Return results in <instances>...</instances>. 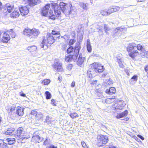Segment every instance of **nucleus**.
<instances>
[{"label":"nucleus","instance_id":"14","mask_svg":"<svg viewBox=\"0 0 148 148\" xmlns=\"http://www.w3.org/2000/svg\"><path fill=\"white\" fill-rule=\"evenodd\" d=\"M54 11V14L57 16H59L61 14V10L60 9H58V5L56 3H54L52 5Z\"/></svg>","mask_w":148,"mask_h":148},{"label":"nucleus","instance_id":"4","mask_svg":"<svg viewBox=\"0 0 148 148\" xmlns=\"http://www.w3.org/2000/svg\"><path fill=\"white\" fill-rule=\"evenodd\" d=\"M39 34L38 30L35 28H33L32 29H25L23 31V34L24 35L29 37L30 38H36Z\"/></svg>","mask_w":148,"mask_h":148},{"label":"nucleus","instance_id":"33","mask_svg":"<svg viewBox=\"0 0 148 148\" xmlns=\"http://www.w3.org/2000/svg\"><path fill=\"white\" fill-rule=\"evenodd\" d=\"M100 13L102 15L104 16H107L110 15L111 14L110 11H109V9H108V11L106 10H101Z\"/></svg>","mask_w":148,"mask_h":148},{"label":"nucleus","instance_id":"9","mask_svg":"<svg viewBox=\"0 0 148 148\" xmlns=\"http://www.w3.org/2000/svg\"><path fill=\"white\" fill-rule=\"evenodd\" d=\"M125 104L123 100H120L118 103H116L113 107L114 109L121 110Z\"/></svg>","mask_w":148,"mask_h":148},{"label":"nucleus","instance_id":"30","mask_svg":"<svg viewBox=\"0 0 148 148\" xmlns=\"http://www.w3.org/2000/svg\"><path fill=\"white\" fill-rule=\"evenodd\" d=\"M19 14L18 12L14 11L10 14L11 17L13 18H17L19 16Z\"/></svg>","mask_w":148,"mask_h":148},{"label":"nucleus","instance_id":"17","mask_svg":"<svg viewBox=\"0 0 148 148\" xmlns=\"http://www.w3.org/2000/svg\"><path fill=\"white\" fill-rule=\"evenodd\" d=\"M40 2V0H30L28 2L27 4L30 6H33L35 5L38 4Z\"/></svg>","mask_w":148,"mask_h":148},{"label":"nucleus","instance_id":"58","mask_svg":"<svg viewBox=\"0 0 148 148\" xmlns=\"http://www.w3.org/2000/svg\"><path fill=\"white\" fill-rule=\"evenodd\" d=\"M75 82L74 81H73L72 82L71 84V86L72 87H75Z\"/></svg>","mask_w":148,"mask_h":148},{"label":"nucleus","instance_id":"53","mask_svg":"<svg viewBox=\"0 0 148 148\" xmlns=\"http://www.w3.org/2000/svg\"><path fill=\"white\" fill-rule=\"evenodd\" d=\"M31 114L32 115H35L36 116L38 114L37 113V111H34V110H33V111H32Z\"/></svg>","mask_w":148,"mask_h":148},{"label":"nucleus","instance_id":"40","mask_svg":"<svg viewBox=\"0 0 148 148\" xmlns=\"http://www.w3.org/2000/svg\"><path fill=\"white\" fill-rule=\"evenodd\" d=\"M96 92L97 93V95H98V94H99V96L98 97H102L103 95L102 94V93L103 92L102 90L101 89H96Z\"/></svg>","mask_w":148,"mask_h":148},{"label":"nucleus","instance_id":"24","mask_svg":"<svg viewBox=\"0 0 148 148\" xmlns=\"http://www.w3.org/2000/svg\"><path fill=\"white\" fill-rule=\"evenodd\" d=\"M109 11L110 13L119 11L120 9V8L117 6H113L112 8H110Z\"/></svg>","mask_w":148,"mask_h":148},{"label":"nucleus","instance_id":"5","mask_svg":"<svg viewBox=\"0 0 148 148\" xmlns=\"http://www.w3.org/2000/svg\"><path fill=\"white\" fill-rule=\"evenodd\" d=\"M97 139V145L99 147L103 146L108 141V136L101 134L98 136Z\"/></svg>","mask_w":148,"mask_h":148},{"label":"nucleus","instance_id":"60","mask_svg":"<svg viewBox=\"0 0 148 148\" xmlns=\"http://www.w3.org/2000/svg\"><path fill=\"white\" fill-rule=\"evenodd\" d=\"M51 103H52L54 106H56L55 104V101L54 99H52L51 100Z\"/></svg>","mask_w":148,"mask_h":148},{"label":"nucleus","instance_id":"18","mask_svg":"<svg viewBox=\"0 0 148 148\" xmlns=\"http://www.w3.org/2000/svg\"><path fill=\"white\" fill-rule=\"evenodd\" d=\"M27 49L31 53H33L36 52L37 47L35 45L30 46L27 47Z\"/></svg>","mask_w":148,"mask_h":148},{"label":"nucleus","instance_id":"21","mask_svg":"<svg viewBox=\"0 0 148 148\" xmlns=\"http://www.w3.org/2000/svg\"><path fill=\"white\" fill-rule=\"evenodd\" d=\"M116 89L114 87H112L109 89H107L106 91V92L108 94L112 95L115 93Z\"/></svg>","mask_w":148,"mask_h":148},{"label":"nucleus","instance_id":"20","mask_svg":"<svg viewBox=\"0 0 148 148\" xmlns=\"http://www.w3.org/2000/svg\"><path fill=\"white\" fill-rule=\"evenodd\" d=\"M13 5L9 3H8L5 5V10H7L8 12H10L13 9Z\"/></svg>","mask_w":148,"mask_h":148},{"label":"nucleus","instance_id":"19","mask_svg":"<svg viewBox=\"0 0 148 148\" xmlns=\"http://www.w3.org/2000/svg\"><path fill=\"white\" fill-rule=\"evenodd\" d=\"M129 55L132 58L134 59L139 55V53L137 50H134L130 52Z\"/></svg>","mask_w":148,"mask_h":148},{"label":"nucleus","instance_id":"28","mask_svg":"<svg viewBox=\"0 0 148 148\" xmlns=\"http://www.w3.org/2000/svg\"><path fill=\"white\" fill-rule=\"evenodd\" d=\"M47 15H48L50 18L54 20L56 18V16L54 14L53 11L52 10H50L49 14L48 13Z\"/></svg>","mask_w":148,"mask_h":148},{"label":"nucleus","instance_id":"48","mask_svg":"<svg viewBox=\"0 0 148 148\" xmlns=\"http://www.w3.org/2000/svg\"><path fill=\"white\" fill-rule=\"evenodd\" d=\"M73 48L72 47H70L67 50V53H71L73 51Z\"/></svg>","mask_w":148,"mask_h":148},{"label":"nucleus","instance_id":"7","mask_svg":"<svg viewBox=\"0 0 148 148\" xmlns=\"http://www.w3.org/2000/svg\"><path fill=\"white\" fill-rule=\"evenodd\" d=\"M127 29L124 26L118 27L114 29L112 32V34L115 35L121 36L122 34L126 31Z\"/></svg>","mask_w":148,"mask_h":148},{"label":"nucleus","instance_id":"13","mask_svg":"<svg viewBox=\"0 0 148 148\" xmlns=\"http://www.w3.org/2000/svg\"><path fill=\"white\" fill-rule=\"evenodd\" d=\"M136 47V44L134 43L130 44L127 47V50L128 53L133 50H135Z\"/></svg>","mask_w":148,"mask_h":148},{"label":"nucleus","instance_id":"34","mask_svg":"<svg viewBox=\"0 0 148 148\" xmlns=\"http://www.w3.org/2000/svg\"><path fill=\"white\" fill-rule=\"evenodd\" d=\"M87 48L88 51L90 52L91 51L92 48L90 44V41L89 39H88L87 41Z\"/></svg>","mask_w":148,"mask_h":148},{"label":"nucleus","instance_id":"43","mask_svg":"<svg viewBox=\"0 0 148 148\" xmlns=\"http://www.w3.org/2000/svg\"><path fill=\"white\" fill-rule=\"evenodd\" d=\"M50 82V80L48 79H45L42 82V84H43L45 85H48Z\"/></svg>","mask_w":148,"mask_h":148},{"label":"nucleus","instance_id":"62","mask_svg":"<svg viewBox=\"0 0 148 148\" xmlns=\"http://www.w3.org/2000/svg\"><path fill=\"white\" fill-rule=\"evenodd\" d=\"M145 70L147 72H148V64H147L145 68Z\"/></svg>","mask_w":148,"mask_h":148},{"label":"nucleus","instance_id":"1","mask_svg":"<svg viewBox=\"0 0 148 148\" xmlns=\"http://www.w3.org/2000/svg\"><path fill=\"white\" fill-rule=\"evenodd\" d=\"M91 68H90L87 71V75L89 77L92 78L93 75L95 73H100L104 70V68L101 64L95 62L91 64Z\"/></svg>","mask_w":148,"mask_h":148},{"label":"nucleus","instance_id":"6","mask_svg":"<svg viewBox=\"0 0 148 148\" xmlns=\"http://www.w3.org/2000/svg\"><path fill=\"white\" fill-rule=\"evenodd\" d=\"M23 129L22 127H19L17 130V133L14 134V136L18 139H27L29 138V135L26 136L22 134Z\"/></svg>","mask_w":148,"mask_h":148},{"label":"nucleus","instance_id":"36","mask_svg":"<svg viewBox=\"0 0 148 148\" xmlns=\"http://www.w3.org/2000/svg\"><path fill=\"white\" fill-rule=\"evenodd\" d=\"M55 119L54 118L47 116L46 117V120L47 123H51L54 121Z\"/></svg>","mask_w":148,"mask_h":148},{"label":"nucleus","instance_id":"3","mask_svg":"<svg viewBox=\"0 0 148 148\" xmlns=\"http://www.w3.org/2000/svg\"><path fill=\"white\" fill-rule=\"evenodd\" d=\"M59 6L61 10L66 16L73 14L74 15L75 13L73 12V10L71 9L72 5L70 4H66L63 2H61L59 4Z\"/></svg>","mask_w":148,"mask_h":148},{"label":"nucleus","instance_id":"38","mask_svg":"<svg viewBox=\"0 0 148 148\" xmlns=\"http://www.w3.org/2000/svg\"><path fill=\"white\" fill-rule=\"evenodd\" d=\"M115 99L114 96H112L111 98H108L105 100V102L106 103H111L113 101V99Z\"/></svg>","mask_w":148,"mask_h":148},{"label":"nucleus","instance_id":"11","mask_svg":"<svg viewBox=\"0 0 148 148\" xmlns=\"http://www.w3.org/2000/svg\"><path fill=\"white\" fill-rule=\"evenodd\" d=\"M10 39L9 35L7 33L5 32L3 34L1 41L4 43H7Z\"/></svg>","mask_w":148,"mask_h":148},{"label":"nucleus","instance_id":"39","mask_svg":"<svg viewBox=\"0 0 148 148\" xmlns=\"http://www.w3.org/2000/svg\"><path fill=\"white\" fill-rule=\"evenodd\" d=\"M7 32L11 35V37L12 38H15L16 36V34L15 32H13L12 29H10L9 30H8Z\"/></svg>","mask_w":148,"mask_h":148},{"label":"nucleus","instance_id":"27","mask_svg":"<svg viewBox=\"0 0 148 148\" xmlns=\"http://www.w3.org/2000/svg\"><path fill=\"white\" fill-rule=\"evenodd\" d=\"M79 4L81 7L85 10H87L88 9V4L87 3H85L82 2H80Z\"/></svg>","mask_w":148,"mask_h":148},{"label":"nucleus","instance_id":"32","mask_svg":"<svg viewBox=\"0 0 148 148\" xmlns=\"http://www.w3.org/2000/svg\"><path fill=\"white\" fill-rule=\"evenodd\" d=\"M52 32L54 39L58 38L60 37V34L58 31L53 30Z\"/></svg>","mask_w":148,"mask_h":148},{"label":"nucleus","instance_id":"29","mask_svg":"<svg viewBox=\"0 0 148 148\" xmlns=\"http://www.w3.org/2000/svg\"><path fill=\"white\" fill-rule=\"evenodd\" d=\"M39 138V136L38 135H36L35 133H34L32 137V140H34L36 143H39L40 142Z\"/></svg>","mask_w":148,"mask_h":148},{"label":"nucleus","instance_id":"12","mask_svg":"<svg viewBox=\"0 0 148 148\" xmlns=\"http://www.w3.org/2000/svg\"><path fill=\"white\" fill-rule=\"evenodd\" d=\"M50 4H47L43 8L42 12V13L43 16H46L48 14L49 9L50 7Z\"/></svg>","mask_w":148,"mask_h":148},{"label":"nucleus","instance_id":"8","mask_svg":"<svg viewBox=\"0 0 148 148\" xmlns=\"http://www.w3.org/2000/svg\"><path fill=\"white\" fill-rule=\"evenodd\" d=\"M52 66L58 72H62L63 71L62 64L59 62H55Z\"/></svg>","mask_w":148,"mask_h":148},{"label":"nucleus","instance_id":"10","mask_svg":"<svg viewBox=\"0 0 148 148\" xmlns=\"http://www.w3.org/2000/svg\"><path fill=\"white\" fill-rule=\"evenodd\" d=\"M19 10L22 16L27 15L29 13L28 9L25 6L19 7Z\"/></svg>","mask_w":148,"mask_h":148},{"label":"nucleus","instance_id":"35","mask_svg":"<svg viewBox=\"0 0 148 148\" xmlns=\"http://www.w3.org/2000/svg\"><path fill=\"white\" fill-rule=\"evenodd\" d=\"M7 145L6 143L3 142L2 140H0V148H7Z\"/></svg>","mask_w":148,"mask_h":148},{"label":"nucleus","instance_id":"44","mask_svg":"<svg viewBox=\"0 0 148 148\" xmlns=\"http://www.w3.org/2000/svg\"><path fill=\"white\" fill-rule=\"evenodd\" d=\"M117 62H118L119 66L120 67L123 68L124 67V65L123 64V62H122L121 60L119 59H117Z\"/></svg>","mask_w":148,"mask_h":148},{"label":"nucleus","instance_id":"47","mask_svg":"<svg viewBox=\"0 0 148 148\" xmlns=\"http://www.w3.org/2000/svg\"><path fill=\"white\" fill-rule=\"evenodd\" d=\"M71 118L74 119L75 118L78 117V115L76 113H72L70 115Z\"/></svg>","mask_w":148,"mask_h":148},{"label":"nucleus","instance_id":"49","mask_svg":"<svg viewBox=\"0 0 148 148\" xmlns=\"http://www.w3.org/2000/svg\"><path fill=\"white\" fill-rule=\"evenodd\" d=\"M76 42V40L74 39H71L69 42V45H73Z\"/></svg>","mask_w":148,"mask_h":148},{"label":"nucleus","instance_id":"64","mask_svg":"<svg viewBox=\"0 0 148 148\" xmlns=\"http://www.w3.org/2000/svg\"><path fill=\"white\" fill-rule=\"evenodd\" d=\"M43 140H44V139L43 138L39 136V140H40V142Z\"/></svg>","mask_w":148,"mask_h":148},{"label":"nucleus","instance_id":"22","mask_svg":"<svg viewBox=\"0 0 148 148\" xmlns=\"http://www.w3.org/2000/svg\"><path fill=\"white\" fill-rule=\"evenodd\" d=\"M14 130L15 129L12 127L8 128V130L5 132V134L6 135H14V134H12V133Z\"/></svg>","mask_w":148,"mask_h":148},{"label":"nucleus","instance_id":"56","mask_svg":"<svg viewBox=\"0 0 148 148\" xmlns=\"http://www.w3.org/2000/svg\"><path fill=\"white\" fill-rule=\"evenodd\" d=\"M16 108L15 106H12L11 107V108L10 109V111L11 112H12L14 111Z\"/></svg>","mask_w":148,"mask_h":148},{"label":"nucleus","instance_id":"26","mask_svg":"<svg viewBox=\"0 0 148 148\" xmlns=\"http://www.w3.org/2000/svg\"><path fill=\"white\" fill-rule=\"evenodd\" d=\"M127 111L125 110L123 112L119 114L116 116V118L118 119H119L120 118H122L123 117L126 116L127 114Z\"/></svg>","mask_w":148,"mask_h":148},{"label":"nucleus","instance_id":"57","mask_svg":"<svg viewBox=\"0 0 148 148\" xmlns=\"http://www.w3.org/2000/svg\"><path fill=\"white\" fill-rule=\"evenodd\" d=\"M49 143L48 140L47 139H46L43 143V144L45 145H46L48 144Z\"/></svg>","mask_w":148,"mask_h":148},{"label":"nucleus","instance_id":"42","mask_svg":"<svg viewBox=\"0 0 148 148\" xmlns=\"http://www.w3.org/2000/svg\"><path fill=\"white\" fill-rule=\"evenodd\" d=\"M140 55L142 57L148 58V51L144 50V51L140 52Z\"/></svg>","mask_w":148,"mask_h":148},{"label":"nucleus","instance_id":"61","mask_svg":"<svg viewBox=\"0 0 148 148\" xmlns=\"http://www.w3.org/2000/svg\"><path fill=\"white\" fill-rule=\"evenodd\" d=\"M137 136L142 140H143L144 139V138L140 135H138Z\"/></svg>","mask_w":148,"mask_h":148},{"label":"nucleus","instance_id":"31","mask_svg":"<svg viewBox=\"0 0 148 148\" xmlns=\"http://www.w3.org/2000/svg\"><path fill=\"white\" fill-rule=\"evenodd\" d=\"M74 55H69L65 56V61L66 62H70L73 60V57Z\"/></svg>","mask_w":148,"mask_h":148},{"label":"nucleus","instance_id":"16","mask_svg":"<svg viewBox=\"0 0 148 148\" xmlns=\"http://www.w3.org/2000/svg\"><path fill=\"white\" fill-rule=\"evenodd\" d=\"M24 108L18 106L16 108V113L17 114L20 116H22L24 114Z\"/></svg>","mask_w":148,"mask_h":148},{"label":"nucleus","instance_id":"55","mask_svg":"<svg viewBox=\"0 0 148 148\" xmlns=\"http://www.w3.org/2000/svg\"><path fill=\"white\" fill-rule=\"evenodd\" d=\"M46 148H57V147H55L53 145H51L47 147Z\"/></svg>","mask_w":148,"mask_h":148},{"label":"nucleus","instance_id":"41","mask_svg":"<svg viewBox=\"0 0 148 148\" xmlns=\"http://www.w3.org/2000/svg\"><path fill=\"white\" fill-rule=\"evenodd\" d=\"M136 47L138 50L140 51V52L144 51L145 49L142 45L138 44L137 46L136 45Z\"/></svg>","mask_w":148,"mask_h":148},{"label":"nucleus","instance_id":"15","mask_svg":"<svg viewBox=\"0 0 148 148\" xmlns=\"http://www.w3.org/2000/svg\"><path fill=\"white\" fill-rule=\"evenodd\" d=\"M85 60V58L82 57V55H80L77 62V65L81 67L83 66V63Z\"/></svg>","mask_w":148,"mask_h":148},{"label":"nucleus","instance_id":"50","mask_svg":"<svg viewBox=\"0 0 148 148\" xmlns=\"http://www.w3.org/2000/svg\"><path fill=\"white\" fill-rule=\"evenodd\" d=\"M104 29L106 33L107 34H108L109 33H108V31L110 30V29L108 27L107 25H105Z\"/></svg>","mask_w":148,"mask_h":148},{"label":"nucleus","instance_id":"63","mask_svg":"<svg viewBox=\"0 0 148 148\" xmlns=\"http://www.w3.org/2000/svg\"><path fill=\"white\" fill-rule=\"evenodd\" d=\"M107 75V73H104L102 75L101 77H103V78L105 77Z\"/></svg>","mask_w":148,"mask_h":148},{"label":"nucleus","instance_id":"2","mask_svg":"<svg viewBox=\"0 0 148 148\" xmlns=\"http://www.w3.org/2000/svg\"><path fill=\"white\" fill-rule=\"evenodd\" d=\"M52 32L51 33H48L46 37L43 38L42 41L40 44L41 47L43 48L44 49H47L48 47V44H52L55 41Z\"/></svg>","mask_w":148,"mask_h":148},{"label":"nucleus","instance_id":"46","mask_svg":"<svg viewBox=\"0 0 148 148\" xmlns=\"http://www.w3.org/2000/svg\"><path fill=\"white\" fill-rule=\"evenodd\" d=\"M42 114L40 113H38L36 115V118L37 120H39L42 118Z\"/></svg>","mask_w":148,"mask_h":148},{"label":"nucleus","instance_id":"45","mask_svg":"<svg viewBox=\"0 0 148 148\" xmlns=\"http://www.w3.org/2000/svg\"><path fill=\"white\" fill-rule=\"evenodd\" d=\"M45 94L46 95V98L47 99H50L51 98V95L49 91H46L45 92Z\"/></svg>","mask_w":148,"mask_h":148},{"label":"nucleus","instance_id":"52","mask_svg":"<svg viewBox=\"0 0 148 148\" xmlns=\"http://www.w3.org/2000/svg\"><path fill=\"white\" fill-rule=\"evenodd\" d=\"M81 144L82 146L84 148H87V145H86V143L84 141H82L81 142Z\"/></svg>","mask_w":148,"mask_h":148},{"label":"nucleus","instance_id":"51","mask_svg":"<svg viewBox=\"0 0 148 148\" xmlns=\"http://www.w3.org/2000/svg\"><path fill=\"white\" fill-rule=\"evenodd\" d=\"M72 68V64H68L66 66V69L69 71L71 70Z\"/></svg>","mask_w":148,"mask_h":148},{"label":"nucleus","instance_id":"54","mask_svg":"<svg viewBox=\"0 0 148 148\" xmlns=\"http://www.w3.org/2000/svg\"><path fill=\"white\" fill-rule=\"evenodd\" d=\"M132 79H133L134 81H136L137 80V76L136 75H134L131 78Z\"/></svg>","mask_w":148,"mask_h":148},{"label":"nucleus","instance_id":"37","mask_svg":"<svg viewBox=\"0 0 148 148\" xmlns=\"http://www.w3.org/2000/svg\"><path fill=\"white\" fill-rule=\"evenodd\" d=\"M112 79H110L109 80L108 79L105 81L103 83V85L105 86H106L108 85L112 84Z\"/></svg>","mask_w":148,"mask_h":148},{"label":"nucleus","instance_id":"23","mask_svg":"<svg viewBox=\"0 0 148 148\" xmlns=\"http://www.w3.org/2000/svg\"><path fill=\"white\" fill-rule=\"evenodd\" d=\"M80 49V47L79 45L76 46L75 47V48L74 51V56L76 58H77L78 56L79 50Z\"/></svg>","mask_w":148,"mask_h":148},{"label":"nucleus","instance_id":"25","mask_svg":"<svg viewBox=\"0 0 148 148\" xmlns=\"http://www.w3.org/2000/svg\"><path fill=\"white\" fill-rule=\"evenodd\" d=\"M6 141L8 143V144L10 145H12L15 142V139L14 138H10L6 139Z\"/></svg>","mask_w":148,"mask_h":148},{"label":"nucleus","instance_id":"59","mask_svg":"<svg viewBox=\"0 0 148 148\" xmlns=\"http://www.w3.org/2000/svg\"><path fill=\"white\" fill-rule=\"evenodd\" d=\"M30 0H23V4H27V3H28V2H29Z\"/></svg>","mask_w":148,"mask_h":148}]
</instances>
